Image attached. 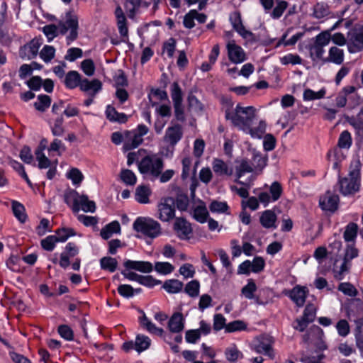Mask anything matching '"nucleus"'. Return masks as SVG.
Here are the masks:
<instances>
[{
    "mask_svg": "<svg viewBox=\"0 0 363 363\" xmlns=\"http://www.w3.org/2000/svg\"><path fill=\"white\" fill-rule=\"evenodd\" d=\"M288 3L286 1H281L278 2L275 8L272 11L271 16L275 19L280 18L284 11L286 9Z\"/></svg>",
    "mask_w": 363,
    "mask_h": 363,
    "instance_id": "63",
    "label": "nucleus"
},
{
    "mask_svg": "<svg viewBox=\"0 0 363 363\" xmlns=\"http://www.w3.org/2000/svg\"><path fill=\"white\" fill-rule=\"evenodd\" d=\"M348 40L357 48H363V26L358 30L348 33Z\"/></svg>",
    "mask_w": 363,
    "mask_h": 363,
    "instance_id": "32",
    "label": "nucleus"
},
{
    "mask_svg": "<svg viewBox=\"0 0 363 363\" xmlns=\"http://www.w3.org/2000/svg\"><path fill=\"white\" fill-rule=\"evenodd\" d=\"M277 216L272 210H266L262 212L259 218L261 225L265 228H276Z\"/></svg>",
    "mask_w": 363,
    "mask_h": 363,
    "instance_id": "25",
    "label": "nucleus"
},
{
    "mask_svg": "<svg viewBox=\"0 0 363 363\" xmlns=\"http://www.w3.org/2000/svg\"><path fill=\"white\" fill-rule=\"evenodd\" d=\"M338 290L349 296H355L357 294V289L349 282L340 284L338 286Z\"/></svg>",
    "mask_w": 363,
    "mask_h": 363,
    "instance_id": "59",
    "label": "nucleus"
},
{
    "mask_svg": "<svg viewBox=\"0 0 363 363\" xmlns=\"http://www.w3.org/2000/svg\"><path fill=\"white\" fill-rule=\"evenodd\" d=\"M120 231V223L115 220L105 225V227L101 229L100 234L102 238L107 240L111 238L113 233H118Z\"/></svg>",
    "mask_w": 363,
    "mask_h": 363,
    "instance_id": "29",
    "label": "nucleus"
},
{
    "mask_svg": "<svg viewBox=\"0 0 363 363\" xmlns=\"http://www.w3.org/2000/svg\"><path fill=\"white\" fill-rule=\"evenodd\" d=\"M340 191L343 195L352 194L358 191L360 186V164L352 163L347 177L340 178Z\"/></svg>",
    "mask_w": 363,
    "mask_h": 363,
    "instance_id": "3",
    "label": "nucleus"
},
{
    "mask_svg": "<svg viewBox=\"0 0 363 363\" xmlns=\"http://www.w3.org/2000/svg\"><path fill=\"white\" fill-rule=\"evenodd\" d=\"M121 180L127 185H134L136 183V176L130 169H123L121 172Z\"/></svg>",
    "mask_w": 363,
    "mask_h": 363,
    "instance_id": "53",
    "label": "nucleus"
},
{
    "mask_svg": "<svg viewBox=\"0 0 363 363\" xmlns=\"http://www.w3.org/2000/svg\"><path fill=\"white\" fill-rule=\"evenodd\" d=\"M200 284L197 280L189 281L185 286L184 291L191 297H197L199 294Z\"/></svg>",
    "mask_w": 363,
    "mask_h": 363,
    "instance_id": "45",
    "label": "nucleus"
},
{
    "mask_svg": "<svg viewBox=\"0 0 363 363\" xmlns=\"http://www.w3.org/2000/svg\"><path fill=\"white\" fill-rule=\"evenodd\" d=\"M57 240L55 235H49L41 240L42 247L47 251H52L55 247Z\"/></svg>",
    "mask_w": 363,
    "mask_h": 363,
    "instance_id": "62",
    "label": "nucleus"
},
{
    "mask_svg": "<svg viewBox=\"0 0 363 363\" xmlns=\"http://www.w3.org/2000/svg\"><path fill=\"white\" fill-rule=\"evenodd\" d=\"M183 283L178 279H169L163 284V288L169 294H176L182 291Z\"/></svg>",
    "mask_w": 363,
    "mask_h": 363,
    "instance_id": "35",
    "label": "nucleus"
},
{
    "mask_svg": "<svg viewBox=\"0 0 363 363\" xmlns=\"http://www.w3.org/2000/svg\"><path fill=\"white\" fill-rule=\"evenodd\" d=\"M140 172L151 180L158 179L164 167L163 160L156 155H147L138 162Z\"/></svg>",
    "mask_w": 363,
    "mask_h": 363,
    "instance_id": "4",
    "label": "nucleus"
},
{
    "mask_svg": "<svg viewBox=\"0 0 363 363\" xmlns=\"http://www.w3.org/2000/svg\"><path fill=\"white\" fill-rule=\"evenodd\" d=\"M356 333L357 345L358 347L363 352V318L356 321Z\"/></svg>",
    "mask_w": 363,
    "mask_h": 363,
    "instance_id": "47",
    "label": "nucleus"
},
{
    "mask_svg": "<svg viewBox=\"0 0 363 363\" xmlns=\"http://www.w3.org/2000/svg\"><path fill=\"white\" fill-rule=\"evenodd\" d=\"M155 269L162 274H169L174 270V267L169 262H157L155 264Z\"/></svg>",
    "mask_w": 363,
    "mask_h": 363,
    "instance_id": "49",
    "label": "nucleus"
},
{
    "mask_svg": "<svg viewBox=\"0 0 363 363\" xmlns=\"http://www.w3.org/2000/svg\"><path fill=\"white\" fill-rule=\"evenodd\" d=\"M79 252V249L74 243L69 242L66 247L65 250L60 255V260L59 264L61 267L65 269L69 264V258L77 255Z\"/></svg>",
    "mask_w": 363,
    "mask_h": 363,
    "instance_id": "19",
    "label": "nucleus"
},
{
    "mask_svg": "<svg viewBox=\"0 0 363 363\" xmlns=\"http://www.w3.org/2000/svg\"><path fill=\"white\" fill-rule=\"evenodd\" d=\"M172 125L169 126L164 136V142L169 143L172 146H174L183 136V130L181 125L171 122Z\"/></svg>",
    "mask_w": 363,
    "mask_h": 363,
    "instance_id": "9",
    "label": "nucleus"
},
{
    "mask_svg": "<svg viewBox=\"0 0 363 363\" xmlns=\"http://www.w3.org/2000/svg\"><path fill=\"white\" fill-rule=\"evenodd\" d=\"M80 74L77 71H69L65 76L64 83L66 87L72 89L80 86L82 82Z\"/></svg>",
    "mask_w": 363,
    "mask_h": 363,
    "instance_id": "23",
    "label": "nucleus"
},
{
    "mask_svg": "<svg viewBox=\"0 0 363 363\" xmlns=\"http://www.w3.org/2000/svg\"><path fill=\"white\" fill-rule=\"evenodd\" d=\"M214 173L219 177H230L233 174V169L220 159L216 158L212 162Z\"/></svg>",
    "mask_w": 363,
    "mask_h": 363,
    "instance_id": "20",
    "label": "nucleus"
},
{
    "mask_svg": "<svg viewBox=\"0 0 363 363\" xmlns=\"http://www.w3.org/2000/svg\"><path fill=\"white\" fill-rule=\"evenodd\" d=\"M117 26L120 35L123 38H127L128 35V28L127 27V21L125 16L116 18Z\"/></svg>",
    "mask_w": 363,
    "mask_h": 363,
    "instance_id": "60",
    "label": "nucleus"
},
{
    "mask_svg": "<svg viewBox=\"0 0 363 363\" xmlns=\"http://www.w3.org/2000/svg\"><path fill=\"white\" fill-rule=\"evenodd\" d=\"M131 135L130 140L124 143L123 147L125 150H130L138 147L143 141V137L133 131L131 133Z\"/></svg>",
    "mask_w": 363,
    "mask_h": 363,
    "instance_id": "38",
    "label": "nucleus"
},
{
    "mask_svg": "<svg viewBox=\"0 0 363 363\" xmlns=\"http://www.w3.org/2000/svg\"><path fill=\"white\" fill-rule=\"evenodd\" d=\"M41 44L40 40L37 38L33 39L28 43L21 48L19 51L20 57L23 59L28 60L35 57L38 53V50Z\"/></svg>",
    "mask_w": 363,
    "mask_h": 363,
    "instance_id": "10",
    "label": "nucleus"
},
{
    "mask_svg": "<svg viewBox=\"0 0 363 363\" xmlns=\"http://www.w3.org/2000/svg\"><path fill=\"white\" fill-rule=\"evenodd\" d=\"M325 94V91L324 89L315 92L310 89H307L304 91L303 97L304 101H311L322 99L324 97Z\"/></svg>",
    "mask_w": 363,
    "mask_h": 363,
    "instance_id": "52",
    "label": "nucleus"
},
{
    "mask_svg": "<svg viewBox=\"0 0 363 363\" xmlns=\"http://www.w3.org/2000/svg\"><path fill=\"white\" fill-rule=\"evenodd\" d=\"M151 194V190L146 185H140L135 189V200L140 203H148L150 202L149 196Z\"/></svg>",
    "mask_w": 363,
    "mask_h": 363,
    "instance_id": "27",
    "label": "nucleus"
},
{
    "mask_svg": "<svg viewBox=\"0 0 363 363\" xmlns=\"http://www.w3.org/2000/svg\"><path fill=\"white\" fill-rule=\"evenodd\" d=\"M106 116L110 121L118 122L120 123H125L128 120V117L125 113H118L116 108L111 105H108L106 107Z\"/></svg>",
    "mask_w": 363,
    "mask_h": 363,
    "instance_id": "26",
    "label": "nucleus"
},
{
    "mask_svg": "<svg viewBox=\"0 0 363 363\" xmlns=\"http://www.w3.org/2000/svg\"><path fill=\"white\" fill-rule=\"evenodd\" d=\"M78 18L75 15L67 13L65 19L60 21L58 25L49 24L43 28V31L48 42L52 41L59 34L65 35L67 44L69 45L78 38Z\"/></svg>",
    "mask_w": 363,
    "mask_h": 363,
    "instance_id": "1",
    "label": "nucleus"
},
{
    "mask_svg": "<svg viewBox=\"0 0 363 363\" xmlns=\"http://www.w3.org/2000/svg\"><path fill=\"white\" fill-rule=\"evenodd\" d=\"M51 104V99L48 95H39L38 101L34 103L35 108L41 112H44Z\"/></svg>",
    "mask_w": 363,
    "mask_h": 363,
    "instance_id": "42",
    "label": "nucleus"
},
{
    "mask_svg": "<svg viewBox=\"0 0 363 363\" xmlns=\"http://www.w3.org/2000/svg\"><path fill=\"white\" fill-rule=\"evenodd\" d=\"M140 323L141 325L150 333L161 336L164 333L163 329L156 327L155 325L147 318L145 313H143V315L140 318Z\"/></svg>",
    "mask_w": 363,
    "mask_h": 363,
    "instance_id": "31",
    "label": "nucleus"
},
{
    "mask_svg": "<svg viewBox=\"0 0 363 363\" xmlns=\"http://www.w3.org/2000/svg\"><path fill=\"white\" fill-rule=\"evenodd\" d=\"M55 49L53 46L45 45L40 52V57L44 62H48L55 57Z\"/></svg>",
    "mask_w": 363,
    "mask_h": 363,
    "instance_id": "56",
    "label": "nucleus"
},
{
    "mask_svg": "<svg viewBox=\"0 0 363 363\" xmlns=\"http://www.w3.org/2000/svg\"><path fill=\"white\" fill-rule=\"evenodd\" d=\"M357 94L355 93V87L353 86H347L339 92L335 99L336 106L338 107H344L347 101L354 99Z\"/></svg>",
    "mask_w": 363,
    "mask_h": 363,
    "instance_id": "16",
    "label": "nucleus"
},
{
    "mask_svg": "<svg viewBox=\"0 0 363 363\" xmlns=\"http://www.w3.org/2000/svg\"><path fill=\"white\" fill-rule=\"evenodd\" d=\"M247 328V325L242 320H234L227 324L225 326L226 333H233L235 331L244 330Z\"/></svg>",
    "mask_w": 363,
    "mask_h": 363,
    "instance_id": "51",
    "label": "nucleus"
},
{
    "mask_svg": "<svg viewBox=\"0 0 363 363\" xmlns=\"http://www.w3.org/2000/svg\"><path fill=\"white\" fill-rule=\"evenodd\" d=\"M330 41V31H323L315 37V43L310 47V55L313 60L316 59L323 60L325 50L323 48L329 44Z\"/></svg>",
    "mask_w": 363,
    "mask_h": 363,
    "instance_id": "6",
    "label": "nucleus"
},
{
    "mask_svg": "<svg viewBox=\"0 0 363 363\" xmlns=\"http://www.w3.org/2000/svg\"><path fill=\"white\" fill-rule=\"evenodd\" d=\"M184 318L182 313H175L172 315L168 322V328L172 333H179L184 328Z\"/></svg>",
    "mask_w": 363,
    "mask_h": 363,
    "instance_id": "22",
    "label": "nucleus"
},
{
    "mask_svg": "<svg viewBox=\"0 0 363 363\" xmlns=\"http://www.w3.org/2000/svg\"><path fill=\"white\" fill-rule=\"evenodd\" d=\"M133 228L150 238H155L161 234L160 224L150 218H138L133 223Z\"/></svg>",
    "mask_w": 363,
    "mask_h": 363,
    "instance_id": "5",
    "label": "nucleus"
},
{
    "mask_svg": "<svg viewBox=\"0 0 363 363\" xmlns=\"http://www.w3.org/2000/svg\"><path fill=\"white\" fill-rule=\"evenodd\" d=\"M351 267V262H349L343 259V262L340 267H335L333 269L334 277L337 280H342L344 279L346 274H347Z\"/></svg>",
    "mask_w": 363,
    "mask_h": 363,
    "instance_id": "37",
    "label": "nucleus"
},
{
    "mask_svg": "<svg viewBox=\"0 0 363 363\" xmlns=\"http://www.w3.org/2000/svg\"><path fill=\"white\" fill-rule=\"evenodd\" d=\"M273 340L270 336L262 337L257 345H255V350L257 353H264L269 356L271 359L274 357V353L272 349Z\"/></svg>",
    "mask_w": 363,
    "mask_h": 363,
    "instance_id": "17",
    "label": "nucleus"
},
{
    "mask_svg": "<svg viewBox=\"0 0 363 363\" xmlns=\"http://www.w3.org/2000/svg\"><path fill=\"white\" fill-rule=\"evenodd\" d=\"M101 267L103 269L113 272L118 266L117 260L111 257H104L100 260Z\"/></svg>",
    "mask_w": 363,
    "mask_h": 363,
    "instance_id": "41",
    "label": "nucleus"
},
{
    "mask_svg": "<svg viewBox=\"0 0 363 363\" xmlns=\"http://www.w3.org/2000/svg\"><path fill=\"white\" fill-rule=\"evenodd\" d=\"M208 211L203 203L197 206L194 210V218L199 223H203L207 220Z\"/></svg>",
    "mask_w": 363,
    "mask_h": 363,
    "instance_id": "36",
    "label": "nucleus"
},
{
    "mask_svg": "<svg viewBox=\"0 0 363 363\" xmlns=\"http://www.w3.org/2000/svg\"><path fill=\"white\" fill-rule=\"evenodd\" d=\"M81 195H79L74 190H67L64 194V201L69 206H71L72 211L74 213L79 211V199Z\"/></svg>",
    "mask_w": 363,
    "mask_h": 363,
    "instance_id": "24",
    "label": "nucleus"
},
{
    "mask_svg": "<svg viewBox=\"0 0 363 363\" xmlns=\"http://www.w3.org/2000/svg\"><path fill=\"white\" fill-rule=\"evenodd\" d=\"M67 178L72 181L74 184H79L84 177L82 173L77 168H72L67 173Z\"/></svg>",
    "mask_w": 363,
    "mask_h": 363,
    "instance_id": "64",
    "label": "nucleus"
},
{
    "mask_svg": "<svg viewBox=\"0 0 363 363\" xmlns=\"http://www.w3.org/2000/svg\"><path fill=\"white\" fill-rule=\"evenodd\" d=\"M79 208L84 212L94 213L96 211V204L93 201L89 200L86 195H81L78 201Z\"/></svg>",
    "mask_w": 363,
    "mask_h": 363,
    "instance_id": "34",
    "label": "nucleus"
},
{
    "mask_svg": "<svg viewBox=\"0 0 363 363\" xmlns=\"http://www.w3.org/2000/svg\"><path fill=\"white\" fill-rule=\"evenodd\" d=\"M230 21L233 28L245 39H251L254 34L247 30L242 25L241 15L239 11H234L230 16Z\"/></svg>",
    "mask_w": 363,
    "mask_h": 363,
    "instance_id": "12",
    "label": "nucleus"
},
{
    "mask_svg": "<svg viewBox=\"0 0 363 363\" xmlns=\"http://www.w3.org/2000/svg\"><path fill=\"white\" fill-rule=\"evenodd\" d=\"M75 234L74 229L63 228L56 230L55 238L57 242H65L70 236L75 235Z\"/></svg>",
    "mask_w": 363,
    "mask_h": 363,
    "instance_id": "48",
    "label": "nucleus"
},
{
    "mask_svg": "<svg viewBox=\"0 0 363 363\" xmlns=\"http://www.w3.org/2000/svg\"><path fill=\"white\" fill-rule=\"evenodd\" d=\"M64 118L63 116L59 115L52 122L50 123V127L52 131V134L56 137H60L63 135L65 132V129L63 126Z\"/></svg>",
    "mask_w": 363,
    "mask_h": 363,
    "instance_id": "28",
    "label": "nucleus"
},
{
    "mask_svg": "<svg viewBox=\"0 0 363 363\" xmlns=\"http://www.w3.org/2000/svg\"><path fill=\"white\" fill-rule=\"evenodd\" d=\"M174 229L180 239H189L192 233L191 224L184 218H177L174 224Z\"/></svg>",
    "mask_w": 363,
    "mask_h": 363,
    "instance_id": "14",
    "label": "nucleus"
},
{
    "mask_svg": "<svg viewBox=\"0 0 363 363\" xmlns=\"http://www.w3.org/2000/svg\"><path fill=\"white\" fill-rule=\"evenodd\" d=\"M209 209L212 213H225L228 206L226 202L213 201L209 205Z\"/></svg>",
    "mask_w": 363,
    "mask_h": 363,
    "instance_id": "57",
    "label": "nucleus"
},
{
    "mask_svg": "<svg viewBox=\"0 0 363 363\" xmlns=\"http://www.w3.org/2000/svg\"><path fill=\"white\" fill-rule=\"evenodd\" d=\"M358 226L354 223H350L344 232V239L346 242L353 241L357 235Z\"/></svg>",
    "mask_w": 363,
    "mask_h": 363,
    "instance_id": "40",
    "label": "nucleus"
},
{
    "mask_svg": "<svg viewBox=\"0 0 363 363\" xmlns=\"http://www.w3.org/2000/svg\"><path fill=\"white\" fill-rule=\"evenodd\" d=\"M344 60V54L342 50L334 46L329 50L328 58L324 60L325 62H332L337 65H340Z\"/></svg>",
    "mask_w": 363,
    "mask_h": 363,
    "instance_id": "30",
    "label": "nucleus"
},
{
    "mask_svg": "<svg viewBox=\"0 0 363 363\" xmlns=\"http://www.w3.org/2000/svg\"><path fill=\"white\" fill-rule=\"evenodd\" d=\"M338 204V195L330 191H326L319 199V206L324 211L334 213L337 209Z\"/></svg>",
    "mask_w": 363,
    "mask_h": 363,
    "instance_id": "8",
    "label": "nucleus"
},
{
    "mask_svg": "<svg viewBox=\"0 0 363 363\" xmlns=\"http://www.w3.org/2000/svg\"><path fill=\"white\" fill-rule=\"evenodd\" d=\"M151 345V340L144 335H138L135 341V350L140 353L147 350Z\"/></svg>",
    "mask_w": 363,
    "mask_h": 363,
    "instance_id": "33",
    "label": "nucleus"
},
{
    "mask_svg": "<svg viewBox=\"0 0 363 363\" xmlns=\"http://www.w3.org/2000/svg\"><path fill=\"white\" fill-rule=\"evenodd\" d=\"M157 218L164 222H167L174 217L175 201L171 197L161 199L158 203Z\"/></svg>",
    "mask_w": 363,
    "mask_h": 363,
    "instance_id": "7",
    "label": "nucleus"
},
{
    "mask_svg": "<svg viewBox=\"0 0 363 363\" xmlns=\"http://www.w3.org/2000/svg\"><path fill=\"white\" fill-rule=\"evenodd\" d=\"M255 113L256 109L254 106L244 107L238 104L234 111H225V118L230 120L233 125L245 132V130H249L250 125H252L256 116Z\"/></svg>",
    "mask_w": 363,
    "mask_h": 363,
    "instance_id": "2",
    "label": "nucleus"
},
{
    "mask_svg": "<svg viewBox=\"0 0 363 363\" xmlns=\"http://www.w3.org/2000/svg\"><path fill=\"white\" fill-rule=\"evenodd\" d=\"M267 162V157H263L258 152H254L252 157V167L255 169L262 170L266 165Z\"/></svg>",
    "mask_w": 363,
    "mask_h": 363,
    "instance_id": "50",
    "label": "nucleus"
},
{
    "mask_svg": "<svg viewBox=\"0 0 363 363\" xmlns=\"http://www.w3.org/2000/svg\"><path fill=\"white\" fill-rule=\"evenodd\" d=\"M266 130V123L261 121L256 128H252L250 125L249 130H245V133H249L253 138H260Z\"/></svg>",
    "mask_w": 363,
    "mask_h": 363,
    "instance_id": "46",
    "label": "nucleus"
},
{
    "mask_svg": "<svg viewBox=\"0 0 363 363\" xmlns=\"http://www.w3.org/2000/svg\"><path fill=\"white\" fill-rule=\"evenodd\" d=\"M329 13L328 6L323 3H318L314 6L313 16L316 18H322Z\"/></svg>",
    "mask_w": 363,
    "mask_h": 363,
    "instance_id": "58",
    "label": "nucleus"
},
{
    "mask_svg": "<svg viewBox=\"0 0 363 363\" xmlns=\"http://www.w3.org/2000/svg\"><path fill=\"white\" fill-rule=\"evenodd\" d=\"M171 97L174 104H182V92L178 82H174L171 86Z\"/></svg>",
    "mask_w": 363,
    "mask_h": 363,
    "instance_id": "44",
    "label": "nucleus"
},
{
    "mask_svg": "<svg viewBox=\"0 0 363 363\" xmlns=\"http://www.w3.org/2000/svg\"><path fill=\"white\" fill-rule=\"evenodd\" d=\"M254 168L252 165L250 163V162L247 160H242L240 164L235 167L236 179L235 182L247 187H250V179L241 181L240 179L245 173L252 172Z\"/></svg>",
    "mask_w": 363,
    "mask_h": 363,
    "instance_id": "11",
    "label": "nucleus"
},
{
    "mask_svg": "<svg viewBox=\"0 0 363 363\" xmlns=\"http://www.w3.org/2000/svg\"><path fill=\"white\" fill-rule=\"evenodd\" d=\"M352 145V138L350 133L347 130L341 133L338 139V146L340 148H350Z\"/></svg>",
    "mask_w": 363,
    "mask_h": 363,
    "instance_id": "54",
    "label": "nucleus"
},
{
    "mask_svg": "<svg viewBox=\"0 0 363 363\" xmlns=\"http://www.w3.org/2000/svg\"><path fill=\"white\" fill-rule=\"evenodd\" d=\"M227 49L228 57L231 62L238 64L246 60L245 51L240 46L236 45L234 41L228 43Z\"/></svg>",
    "mask_w": 363,
    "mask_h": 363,
    "instance_id": "13",
    "label": "nucleus"
},
{
    "mask_svg": "<svg viewBox=\"0 0 363 363\" xmlns=\"http://www.w3.org/2000/svg\"><path fill=\"white\" fill-rule=\"evenodd\" d=\"M335 327L337 330L338 335L342 337H346L349 334L350 330V325L348 322L345 319L340 320L337 323Z\"/></svg>",
    "mask_w": 363,
    "mask_h": 363,
    "instance_id": "61",
    "label": "nucleus"
},
{
    "mask_svg": "<svg viewBox=\"0 0 363 363\" xmlns=\"http://www.w3.org/2000/svg\"><path fill=\"white\" fill-rule=\"evenodd\" d=\"M226 359L231 362H235L239 358L242 357V352L233 345L228 347L225 351Z\"/></svg>",
    "mask_w": 363,
    "mask_h": 363,
    "instance_id": "43",
    "label": "nucleus"
},
{
    "mask_svg": "<svg viewBox=\"0 0 363 363\" xmlns=\"http://www.w3.org/2000/svg\"><path fill=\"white\" fill-rule=\"evenodd\" d=\"M307 292L308 290L306 287L296 286L286 294L298 307H302L305 303Z\"/></svg>",
    "mask_w": 363,
    "mask_h": 363,
    "instance_id": "18",
    "label": "nucleus"
},
{
    "mask_svg": "<svg viewBox=\"0 0 363 363\" xmlns=\"http://www.w3.org/2000/svg\"><path fill=\"white\" fill-rule=\"evenodd\" d=\"M257 290V286H256V284L254 282V281L252 279H250L248 281V283L247 285H245L242 289V295L248 298V299H252L253 297H254V293Z\"/></svg>",
    "mask_w": 363,
    "mask_h": 363,
    "instance_id": "55",
    "label": "nucleus"
},
{
    "mask_svg": "<svg viewBox=\"0 0 363 363\" xmlns=\"http://www.w3.org/2000/svg\"><path fill=\"white\" fill-rule=\"evenodd\" d=\"M79 89L94 97L102 89V83L97 79L90 81L84 78L82 79Z\"/></svg>",
    "mask_w": 363,
    "mask_h": 363,
    "instance_id": "15",
    "label": "nucleus"
},
{
    "mask_svg": "<svg viewBox=\"0 0 363 363\" xmlns=\"http://www.w3.org/2000/svg\"><path fill=\"white\" fill-rule=\"evenodd\" d=\"M127 269H135L143 273H150L153 270L152 263L146 261H133L128 259L124 262Z\"/></svg>",
    "mask_w": 363,
    "mask_h": 363,
    "instance_id": "21",
    "label": "nucleus"
},
{
    "mask_svg": "<svg viewBox=\"0 0 363 363\" xmlns=\"http://www.w3.org/2000/svg\"><path fill=\"white\" fill-rule=\"evenodd\" d=\"M12 210L14 216L21 223L26 221L27 216L25 213V208L21 203L16 201H13Z\"/></svg>",
    "mask_w": 363,
    "mask_h": 363,
    "instance_id": "39",
    "label": "nucleus"
}]
</instances>
